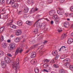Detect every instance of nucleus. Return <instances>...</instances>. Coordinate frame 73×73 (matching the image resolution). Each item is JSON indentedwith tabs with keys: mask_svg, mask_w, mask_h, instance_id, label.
I'll return each instance as SVG.
<instances>
[{
	"mask_svg": "<svg viewBox=\"0 0 73 73\" xmlns=\"http://www.w3.org/2000/svg\"><path fill=\"white\" fill-rule=\"evenodd\" d=\"M8 21H7V23L9 22V23H6L4 25V26H5V27H9V25H10L11 28H13V29H16V26L11 24L12 23H13L12 20H10L9 21V19H8Z\"/></svg>",
	"mask_w": 73,
	"mask_h": 73,
	"instance_id": "1",
	"label": "nucleus"
},
{
	"mask_svg": "<svg viewBox=\"0 0 73 73\" xmlns=\"http://www.w3.org/2000/svg\"><path fill=\"white\" fill-rule=\"evenodd\" d=\"M19 61H17L16 62L13 63H12L14 67V68H15V70L14 71V73H17V68L18 66H19ZM15 63L16 64H15Z\"/></svg>",
	"mask_w": 73,
	"mask_h": 73,
	"instance_id": "2",
	"label": "nucleus"
},
{
	"mask_svg": "<svg viewBox=\"0 0 73 73\" xmlns=\"http://www.w3.org/2000/svg\"><path fill=\"white\" fill-rule=\"evenodd\" d=\"M14 1H13V2H11V4L12 7L14 8H17L19 7V4L18 3H14Z\"/></svg>",
	"mask_w": 73,
	"mask_h": 73,
	"instance_id": "3",
	"label": "nucleus"
},
{
	"mask_svg": "<svg viewBox=\"0 0 73 73\" xmlns=\"http://www.w3.org/2000/svg\"><path fill=\"white\" fill-rule=\"evenodd\" d=\"M23 51V49L21 48H18L17 49L16 51L15 52V54H17L19 53H21Z\"/></svg>",
	"mask_w": 73,
	"mask_h": 73,
	"instance_id": "4",
	"label": "nucleus"
},
{
	"mask_svg": "<svg viewBox=\"0 0 73 73\" xmlns=\"http://www.w3.org/2000/svg\"><path fill=\"white\" fill-rule=\"evenodd\" d=\"M15 48V45L14 44H12L10 46V48L9 50H13Z\"/></svg>",
	"mask_w": 73,
	"mask_h": 73,
	"instance_id": "5",
	"label": "nucleus"
},
{
	"mask_svg": "<svg viewBox=\"0 0 73 73\" xmlns=\"http://www.w3.org/2000/svg\"><path fill=\"white\" fill-rule=\"evenodd\" d=\"M57 13L60 15H63L64 14V11L63 9L59 10L58 11Z\"/></svg>",
	"mask_w": 73,
	"mask_h": 73,
	"instance_id": "6",
	"label": "nucleus"
},
{
	"mask_svg": "<svg viewBox=\"0 0 73 73\" xmlns=\"http://www.w3.org/2000/svg\"><path fill=\"white\" fill-rule=\"evenodd\" d=\"M1 66L3 68H5L7 66V63L5 61H3L1 62Z\"/></svg>",
	"mask_w": 73,
	"mask_h": 73,
	"instance_id": "7",
	"label": "nucleus"
},
{
	"mask_svg": "<svg viewBox=\"0 0 73 73\" xmlns=\"http://www.w3.org/2000/svg\"><path fill=\"white\" fill-rule=\"evenodd\" d=\"M0 13L2 14V15H3V14H5L6 13V10L5 8L2 9L0 10Z\"/></svg>",
	"mask_w": 73,
	"mask_h": 73,
	"instance_id": "8",
	"label": "nucleus"
},
{
	"mask_svg": "<svg viewBox=\"0 0 73 73\" xmlns=\"http://www.w3.org/2000/svg\"><path fill=\"white\" fill-rule=\"evenodd\" d=\"M5 61L7 62V63H9L11 62V60L10 58H8V57H6L5 58Z\"/></svg>",
	"mask_w": 73,
	"mask_h": 73,
	"instance_id": "9",
	"label": "nucleus"
},
{
	"mask_svg": "<svg viewBox=\"0 0 73 73\" xmlns=\"http://www.w3.org/2000/svg\"><path fill=\"white\" fill-rule=\"evenodd\" d=\"M55 13L56 11L55 10H51L49 14L50 16H53L55 15Z\"/></svg>",
	"mask_w": 73,
	"mask_h": 73,
	"instance_id": "10",
	"label": "nucleus"
},
{
	"mask_svg": "<svg viewBox=\"0 0 73 73\" xmlns=\"http://www.w3.org/2000/svg\"><path fill=\"white\" fill-rule=\"evenodd\" d=\"M46 27V24L45 23H43L41 24V26L40 27V28L42 29H44Z\"/></svg>",
	"mask_w": 73,
	"mask_h": 73,
	"instance_id": "11",
	"label": "nucleus"
},
{
	"mask_svg": "<svg viewBox=\"0 0 73 73\" xmlns=\"http://www.w3.org/2000/svg\"><path fill=\"white\" fill-rule=\"evenodd\" d=\"M40 20V19L37 20L35 23V25H36V27L38 28L40 26V23H38Z\"/></svg>",
	"mask_w": 73,
	"mask_h": 73,
	"instance_id": "12",
	"label": "nucleus"
},
{
	"mask_svg": "<svg viewBox=\"0 0 73 73\" xmlns=\"http://www.w3.org/2000/svg\"><path fill=\"white\" fill-rule=\"evenodd\" d=\"M31 62L32 64H36L37 63V60L36 59H33L31 60Z\"/></svg>",
	"mask_w": 73,
	"mask_h": 73,
	"instance_id": "13",
	"label": "nucleus"
},
{
	"mask_svg": "<svg viewBox=\"0 0 73 73\" xmlns=\"http://www.w3.org/2000/svg\"><path fill=\"white\" fill-rule=\"evenodd\" d=\"M69 24L68 22H65L64 23V27L65 28H68L69 27Z\"/></svg>",
	"mask_w": 73,
	"mask_h": 73,
	"instance_id": "14",
	"label": "nucleus"
},
{
	"mask_svg": "<svg viewBox=\"0 0 73 73\" xmlns=\"http://www.w3.org/2000/svg\"><path fill=\"white\" fill-rule=\"evenodd\" d=\"M73 42V39L72 38H69L68 41L67 42L68 44H70L71 43H72Z\"/></svg>",
	"mask_w": 73,
	"mask_h": 73,
	"instance_id": "15",
	"label": "nucleus"
},
{
	"mask_svg": "<svg viewBox=\"0 0 73 73\" xmlns=\"http://www.w3.org/2000/svg\"><path fill=\"white\" fill-rule=\"evenodd\" d=\"M36 52H32L31 54V58H35V57H36Z\"/></svg>",
	"mask_w": 73,
	"mask_h": 73,
	"instance_id": "16",
	"label": "nucleus"
},
{
	"mask_svg": "<svg viewBox=\"0 0 73 73\" xmlns=\"http://www.w3.org/2000/svg\"><path fill=\"white\" fill-rule=\"evenodd\" d=\"M21 31L20 30H19L17 31V32L16 33V35L17 36H19V35H21Z\"/></svg>",
	"mask_w": 73,
	"mask_h": 73,
	"instance_id": "17",
	"label": "nucleus"
},
{
	"mask_svg": "<svg viewBox=\"0 0 73 73\" xmlns=\"http://www.w3.org/2000/svg\"><path fill=\"white\" fill-rule=\"evenodd\" d=\"M65 48H66V47H65V46H62L60 48V49L59 50V52H60V51H61V50L64 51L66 50Z\"/></svg>",
	"mask_w": 73,
	"mask_h": 73,
	"instance_id": "18",
	"label": "nucleus"
},
{
	"mask_svg": "<svg viewBox=\"0 0 73 73\" xmlns=\"http://www.w3.org/2000/svg\"><path fill=\"white\" fill-rule=\"evenodd\" d=\"M64 61L65 62H67V63H69L70 62V60L69 58H66L64 59Z\"/></svg>",
	"mask_w": 73,
	"mask_h": 73,
	"instance_id": "19",
	"label": "nucleus"
},
{
	"mask_svg": "<svg viewBox=\"0 0 73 73\" xmlns=\"http://www.w3.org/2000/svg\"><path fill=\"white\" fill-rule=\"evenodd\" d=\"M27 3L29 4H32L34 3V1L33 0H28Z\"/></svg>",
	"mask_w": 73,
	"mask_h": 73,
	"instance_id": "20",
	"label": "nucleus"
},
{
	"mask_svg": "<svg viewBox=\"0 0 73 73\" xmlns=\"http://www.w3.org/2000/svg\"><path fill=\"white\" fill-rule=\"evenodd\" d=\"M38 30L37 28H35L34 29L33 33L34 34H37L38 33Z\"/></svg>",
	"mask_w": 73,
	"mask_h": 73,
	"instance_id": "21",
	"label": "nucleus"
},
{
	"mask_svg": "<svg viewBox=\"0 0 73 73\" xmlns=\"http://www.w3.org/2000/svg\"><path fill=\"white\" fill-rule=\"evenodd\" d=\"M26 23L28 25L31 26L32 25V23L29 21H27Z\"/></svg>",
	"mask_w": 73,
	"mask_h": 73,
	"instance_id": "22",
	"label": "nucleus"
},
{
	"mask_svg": "<svg viewBox=\"0 0 73 73\" xmlns=\"http://www.w3.org/2000/svg\"><path fill=\"white\" fill-rule=\"evenodd\" d=\"M2 46L3 48H6L7 45L6 43H3L2 44Z\"/></svg>",
	"mask_w": 73,
	"mask_h": 73,
	"instance_id": "23",
	"label": "nucleus"
},
{
	"mask_svg": "<svg viewBox=\"0 0 73 73\" xmlns=\"http://www.w3.org/2000/svg\"><path fill=\"white\" fill-rule=\"evenodd\" d=\"M52 54L53 56H57V52L56 51L54 50L52 52Z\"/></svg>",
	"mask_w": 73,
	"mask_h": 73,
	"instance_id": "24",
	"label": "nucleus"
},
{
	"mask_svg": "<svg viewBox=\"0 0 73 73\" xmlns=\"http://www.w3.org/2000/svg\"><path fill=\"white\" fill-rule=\"evenodd\" d=\"M20 38H16L14 39V41L16 42H17L20 41Z\"/></svg>",
	"mask_w": 73,
	"mask_h": 73,
	"instance_id": "25",
	"label": "nucleus"
},
{
	"mask_svg": "<svg viewBox=\"0 0 73 73\" xmlns=\"http://www.w3.org/2000/svg\"><path fill=\"white\" fill-rule=\"evenodd\" d=\"M17 24L19 26H21V25L23 24V23L22 22V21H19L17 22Z\"/></svg>",
	"mask_w": 73,
	"mask_h": 73,
	"instance_id": "26",
	"label": "nucleus"
},
{
	"mask_svg": "<svg viewBox=\"0 0 73 73\" xmlns=\"http://www.w3.org/2000/svg\"><path fill=\"white\" fill-rule=\"evenodd\" d=\"M35 72L36 73H38L39 72V69L37 67H36L35 69Z\"/></svg>",
	"mask_w": 73,
	"mask_h": 73,
	"instance_id": "27",
	"label": "nucleus"
},
{
	"mask_svg": "<svg viewBox=\"0 0 73 73\" xmlns=\"http://www.w3.org/2000/svg\"><path fill=\"white\" fill-rule=\"evenodd\" d=\"M64 66H66L67 68H68L69 66L70 67V65L69 63H65L64 64Z\"/></svg>",
	"mask_w": 73,
	"mask_h": 73,
	"instance_id": "28",
	"label": "nucleus"
},
{
	"mask_svg": "<svg viewBox=\"0 0 73 73\" xmlns=\"http://www.w3.org/2000/svg\"><path fill=\"white\" fill-rule=\"evenodd\" d=\"M59 20H60V19H59V18L55 19V23H56V24H58V23H59Z\"/></svg>",
	"mask_w": 73,
	"mask_h": 73,
	"instance_id": "29",
	"label": "nucleus"
},
{
	"mask_svg": "<svg viewBox=\"0 0 73 73\" xmlns=\"http://www.w3.org/2000/svg\"><path fill=\"white\" fill-rule=\"evenodd\" d=\"M13 0H12L11 1V0H7L6 1V3L8 4H11V2H13Z\"/></svg>",
	"mask_w": 73,
	"mask_h": 73,
	"instance_id": "30",
	"label": "nucleus"
},
{
	"mask_svg": "<svg viewBox=\"0 0 73 73\" xmlns=\"http://www.w3.org/2000/svg\"><path fill=\"white\" fill-rule=\"evenodd\" d=\"M49 62V60L48 59H45L42 61L43 63H45V62Z\"/></svg>",
	"mask_w": 73,
	"mask_h": 73,
	"instance_id": "31",
	"label": "nucleus"
},
{
	"mask_svg": "<svg viewBox=\"0 0 73 73\" xmlns=\"http://www.w3.org/2000/svg\"><path fill=\"white\" fill-rule=\"evenodd\" d=\"M29 10L28 8H25L24 9V12L25 13H27L28 12Z\"/></svg>",
	"mask_w": 73,
	"mask_h": 73,
	"instance_id": "32",
	"label": "nucleus"
},
{
	"mask_svg": "<svg viewBox=\"0 0 73 73\" xmlns=\"http://www.w3.org/2000/svg\"><path fill=\"white\" fill-rule=\"evenodd\" d=\"M60 73H65V70L63 69H60Z\"/></svg>",
	"mask_w": 73,
	"mask_h": 73,
	"instance_id": "33",
	"label": "nucleus"
},
{
	"mask_svg": "<svg viewBox=\"0 0 73 73\" xmlns=\"http://www.w3.org/2000/svg\"><path fill=\"white\" fill-rule=\"evenodd\" d=\"M55 59H53L51 60L50 63H51V64H54V63H55Z\"/></svg>",
	"mask_w": 73,
	"mask_h": 73,
	"instance_id": "34",
	"label": "nucleus"
},
{
	"mask_svg": "<svg viewBox=\"0 0 73 73\" xmlns=\"http://www.w3.org/2000/svg\"><path fill=\"white\" fill-rule=\"evenodd\" d=\"M66 37V35L63 34L61 38H65Z\"/></svg>",
	"mask_w": 73,
	"mask_h": 73,
	"instance_id": "35",
	"label": "nucleus"
},
{
	"mask_svg": "<svg viewBox=\"0 0 73 73\" xmlns=\"http://www.w3.org/2000/svg\"><path fill=\"white\" fill-rule=\"evenodd\" d=\"M70 11L71 12H73V6H72L70 7Z\"/></svg>",
	"mask_w": 73,
	"mask_h": 73,
	"instance_id": "36",
	"label": "nucleus"
},
{
	"mask_svg": "<svg viewBox=\"0 0 73 73\" xmlns=\"http://www.w3.org/2000/svg\"><path fill=\"white\" fill-rule=\"evenodd\" d=\"M58 29V31L59 32H62V29L61 28H60L59 27L58 28H57Z\"/></svg>",
	"mask_w": 73,
	"mask_h": 73,
	"instance_id": "37",
	"label": "nucleus"
},
{
	"mask_svg": "<svg viewBox=\"0 0 73 73\" xmlns=\"http://www.w3.org/2000/svg\"><path fill=\"white\" fill-rule=\"evenodd\" d=\"M53 19H58V17L57 16V15H55L54 16L52 17Z\"/></svg>",
	"mask_w": 73,
	"mask_h": 73,
	"instance_id": "38",
	"label": "nucleus"
},
{
	"mask_svg": "<svg viewBox=\"0 0 73 73\" xmlns=\"http://www.w3.org/2000/svg\"><path fill=\"white\" fill-rule=\"evenodd\" d=\"M70 68L71 70L73 71V65H70Z\"/></svg>",
	"mask_w": 73,
	"mask_h": 73,
	"instance_id": "39",
	"label": "nucleus"
},
{
	"mask_svg": "<svg viewBox=\"0 0 73 73\" xmlns=\"http://www.w3.org/2000/svg\"><path fill=\"white\" fill-rule=\"evenodd\" d=\"M48 65L46 64H45L43 65V67L44 68H46V67H48Z\"/></svg>",
	"mask_w": 73,
	"mask_h": 73,
	"instance_id": "40",
	"label": "nucleus"
},
{
	"mask_svg": "<svg viewBox=\"0 0 73 73\" xmlns=\"http://www.w3.org/2000/svg\"><path fill=\"white\" fill-rule=\"evenodd\" d=\"M4 27H1L0 29V32H2L3 31H4Z\"/></svg>",
	"mask_w": 73,
	"mask_h": 73,
	"instance_id": "41",
	"label": "nucleus"
},
{
	"mask_svg": "<svg viewBox=\"0 0 73 73\" xmlns=\"http://www.w3.org/2000/svg\"><path fill=\"white\" fill-rule=\"evenodd\" d=\"M35 40H34L32 41V42H31V41L30 42V43L31 44H35Z\"/></svg>",
	"mask_w": 73,
	"mask_h": 73,
	"instance_id": "42",
	"label": "nucleus"
},
{
	"mask_svg": "<svg viewBox=\"0 0 73 73\" xmlns=\"http://www.w3.org/2000/svg\"><path fill=\"white\" fill-rule=\"evenodd\" d=\"M37 10H38V9H35L34 10H33V9H32L31 10V12H32L33 11H37Z\"/></svg>",
	"mask_w": 73,
	"mask_h": 73,
	"instance_id": "43",
	"label": "nucleus"
},
{
	"mask_svg": "<svg viewBox=\"0 0 73 73\" xmlns=\"http://www.w3.org/2000/svg\"><path fill=\"white\" fill-rule=\"evenodd\" d=\"M4 39V36H1V41H3Z\"/></svg>",
	"mask_w": 73,
	"mask_h": 73,
	"instance_id": "44",
	"label": "nucleus"
},
{
	"mask_svg": "<svg viewBox=\"0 0 73 73\" xmlns=\"http://www.w3.org/2000/svg\"><path fill=\"white\" fill-rule=\"evenodd\" d=\"M0 2L1 3L3 4V3H5V0H0Z\"/></svg>",
	"mask_w": 73,
	"mask_h": 73,
	"instance_id": "45",
	"label": "nucleus"
},
{
	"mask_svg": "<svg viewBox=\"0 0 73 73\" xmlns=\"http://www.w3.org/2000/svg\"><path fill=\"white\" fill-rule=\"evenodd\" d=\"M69 16L70 17H73V13H70L69 14Z\"/></svg>",
	"mask_w": 73,
	"mask_h": 73,
	"instance_id": "46",
	"label": "nucleus"
},
{
	"mask_svg": "<svg viewBox=\"0 0 73 73\" xmlns=\"http://www.w3.org/2000/svg\"><path fill=\"white\" fill-rule=\"evenodd\" d=\"M43 72H45L46 73H48V72H49V71H48V70H46L45 69H43Z\"/></svg>",
	"mask_w": 73,
	"mask_h": 73,
	"instance_id": "47",
	"label": "nucleus"
},
{
	"mask_svg": "<svg viewBox=\"0 0 73 73\" xmlns=\"http://www.w3.org/2000/svg\"><path fill=\"white\" fill-rule=\"evenodd\" d=\"M54 66L55 68H58V65L56 64H54Z\"/></svg>",
	"mask_w": 73,
	"mask_h": 73,
	"instance_id": "48",
	"label": "nucleus"
},
{
	"mask_svg": "<svg viewBox=\"0 0 73 73\" xmlns=\"http://www.w3.org/2000/svg\"><path fill=\"white\" fill-rule=\"evenodd\" d=\"M65 1V0H60V3H64Z\"/></svg>",
	"mask_w": 73,
	"mask_h": 73,
	"instance_id": "49",
	"label": "nucleus"
},
{
	"mask_svg": "<svg viewBox=\"0 0 73 73\" xmlns=\"http://www.w3.org/2000/svg\"><path fill=\"white\" fill-rule=\"evenodd\" d=\"M7 55L8 56H9V57H12V55L11 54H7Z\"/></svg>",
	"mask_w": 73,
	"mask_h": 73,
	"instance_id": "50",
	"label": "nucleus"
},
{
	"mask_svg": "<svg viewBox=\"0 0 73 73\" xmlns=\"http://www.w3.org/2000/svg\"><path fill=\"white\" fill-rule=\"evenodd\" d=\"M21 13H22V11H19L18 12V15H21Z\"/></svg>",
	"mask_w": 73,
	"mask_h": 73,
	"instance_id": "51",
	"label": "nucleus"
},
{
	"mask_svg": "<svg viewBox=\"0 0 73 73\" xmlns=\"http://www.w3.org/2000/svg\"><path fill=\"white\" fill-rule=\"evenodd\" d=\"M42 48H43V46H41L38 48V49H41Z\"/></svg>",
	"mask_w": 73,
	"mask_h": 73,
	"instance_id": "52",
	"label": "nucleus"
},
{
	"mask_svg": "<svg viewBox=\"0 0 73 73\" xmlns=\"http://www.w3.org/2000/svg\"><path fill=\"white\" fill-rule=\"evenodd\" d=\"M1 53L2 55H4V52L3 51H1Z\"/></svg>",
	"mask_w": 73,
	"mask_h": 73,
	"instance_id": "53",
	"label": "nucleus"
},
{
	"mask_svg": "<svg viewBox=\"0 0 73 73\" xmlns=\"http://www.w3.org/2000/svg\"><path fill=\"white\" fill-rule=\"evenodd\" d=\"M61 59H64V56L63 55H62L60 57Z\"/></svg>",
	"mask_w": 73,
	"mask_h": 73,
	"instance_id": "54",
	"label": "nucleus"
},
{
	"mask_svg": "<svg viewBox=\"0 0 73 73\" xmlns=\"http://www.w3.org/2000/svg\"><path fill=\"white\" fill-rule=\"evenodd\" d=\"M11 42V40L10 39H8L7 40V42L8 43H10Z\"/></svg>",
	"mask_w": 73,
	"mask_h": 73,
	"instance_id": "55",
	"label": "nucleus"
},
{
	"mask_svg": "<svg viewBox=\"0 0 73 73\" xmlns=\"http://www.w3.org/2000/svg\"><path fill=\"white\" fill-rule=\"evenodd\" d=\"M44 53V51H41V52L40 54L41 55H42Z\"/></svg>",
	"mask_w": 73,
	"mask_h": 73,
	"instance_id": "56",
	"label": "nucleus"
},
{
	"mask_svg": "<svg viewBox=\"0 0 73 73\" xmlns=\"http://www.w3.org/2000/svg\"><path fill=\"white\" fill-rule=\"evenodd\" d=\"M58 56H56L54 59V60H57V59H58Z\"/></svg>",
	"mask_w": 73,
	"mask_h": 73,
	"instance_id": "57",
	"label": "nucleus"
},
{
	"mask_svg": "<svg viewBox=\"0 0 73 73\" xmlns=\"http://www.w3.org/2000/svg\"><path fill=\"white\" fill-rule=\"evenodd\" d=\"M48 2L49 3H52V0H48Z\"/></svg>",
	"mask_w": 73,
	"mask_h": 73,
	"instance_id": "58",
	"label": "nucleus"
},
{
	"mask_svg": "<svg viewBox=\"0 0 73 73\" xmlns=\"http://www.w3.org/2000/svg\"><path fill=\"white\" fill-rule=\"evenodd\" d=\"M5 19H8V15L5 16L4 17Z\"/></svg>",
	"mask_w": 73,
	"mask_h": 73,
	"instance_id": "59",
	"label": "nucleus"
},
{
	"mask_svg": "<svg viewBox=\"0 0 73 73\" xmlns=\"http://www.w3.org/2000/svg\"><path fill=\"white\" fill-rule=\"evenodd\" d=\"M53 23H54V22H53V21H51V22H50L51 24L52 25H53Z\"/></svg>",
	"mask_w": 73,
	"mask_h": 73,
	"instance_id": "60",
	"label": "nucleus"
},
{
	"mask_svg": "<svg viewBox=\"0 0 73 73\" xmlns=\"http://www.w3.org/2000/svg\"><path fill=\"white\" fill-rule=\"evenodd\" d=\"M14 2H17L18 1H20V0H13Z\"/></svg>",
	"mask_w": 73,
	"mask_h": 73,
	"instance_id": "61",
	"label": "nucleus"
},
{
	"mask_svg": "<svg viewBox=\"0 0 73 73\" xmlns=\"http://www.w3.org/2000/svg\"><path fill=\"white\" fill-rule=\"evenodd\" d=\"M44 19V20H46V21H49V19H48V18H45Z\"/></svg>",
	"mask_w": 73,
	"mask_h": 73,
	"instance_id": "62",
	"label": "nucleus"
},
{
	"mask_svg": "<svg viewBox=\"0 0 73 73\" xmlns=\"http://www.w3.org/2000/svg\"><path fill=\"white\" fill-rule=\"evenodd\" d=\"M48 42L47 41L45 40L43 42V44H45L46 43Z\"/></svg>",
	"mask_w": 73,
	"mask_h": 73,
	"instance_id": "63",
	"label": "nucleus"
},
{
	"mask_svg": "<svg viewBox=\"0 0 73 73\" xmlns=\"http://www.w3.org/2000/svg\"><path fill=\"white\" fill-rule=\"evenodd\" d=\"M65 16H66V17H67V16H68V13H65Z\"/></svg>",
	"mask_w": 73,
	"mask_h": 73,
	"instance_id": "64",
	"label": "nucleus"
}]
</instances>
